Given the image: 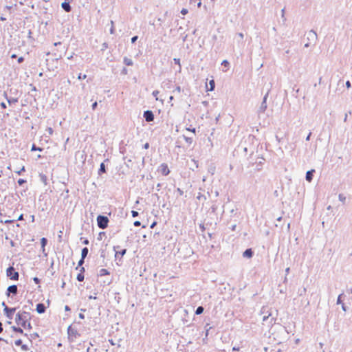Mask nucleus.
Wrapping results in <instances>:
<instances>
[{
	"instance_id": "obj_17",
	"label": "nucleus",
	"mask_w": 352,
	"mask_h": 352,
	"mask_svg": "<svg viewBox=\"0 0 352 352\" xmlns=\"http://www.w3.org/2000/svg\"><path fill=\"white\" fill-rule=\"evenodd\" d=\"M253 251L251 248L247 249L245 251L243 252V256L247 258H251L253 256Z\"/></svg>"
},
{
	"instance_id": "obj_44",
	"label": "nucleus",
	"mask_w": 352,
	"mask_h": 352,
	"mask_svg": "<svg viewBox=\"0 0 352 352\" xmlns=\"http://www.w3.org/2000/svg\"><path fill=\"white\" fill-rule=\"evenodd\" d=\"M25 170V166H23L21 170L16 171V173L18 174V175H21L22 172H24Z\"/></svg>"
},
{
	"instance_id": "obj_41",
	"label": "nucleus",
	"mask_w": 352,
	"mask_h": 352,
	"mask_svg": "<svg viewBox=\"0 0 352 352\" xmlns=\"http://www.w3.org/2000/svg\"><path fill=\"white\" fill-rule=\"evenodd\" d=\"M21 349L23 351H28V350H29V348H28V346L26 344H22L21 346Z\"/></svg>"
},
{
	"instance_id": "obj_55",
	"label": "nucleus",
	"mask_w": 352,
	"mask_h": 352,
	"mask_svg": "<svg viewBox=\"0 0 352 352\" xmlns=\"http://www.w3.org/2000/svg\"><path fill=\"white\" fill-rule=\"evenodd\" d=\"M281 14H281L282 18H283L284 20H285V8L282 9V10H281Z\"/></svg>"
},
{
	"instance_id": "obj_46",
	"label": "nucleus",
	"mask_w": 352,
	"mask_h": 352,
	"mask_svg": "<svg viewBox=\"0 0 352 352\" xmlns=\"http://www.w3.org/2000/svg\"><path fill=\"white\" fill-rule=\"evenodd\" d=\"M160 91H157V90H155L153 91V96H155L156 98V100H157V95L159 94Z\"/></svg>"
},
{
	"instance_id": "obj_4",
	"label": "nucleus",
	"mask_w": 352,
	"mask_h": 352,
	"mask_svg": "<svg viewBox=\"0 0 352 352\" xmlns=\"http://www.w3.org/2000/svg\"><path fill=\"white\" fill-rule=\"evenodd\" d=\"M277 330H278V333L280 334V336L277 338V341L278 342H281L282 341H283L285 339L287 338L288 333H287L285 327H283L281 325H279L278 327Z\"/></svg>"
},
{
	"instance_id": "obj_6",
	"label": "nucleus",
	"mask_w": 352,
	"mask_h": 352,
	"mask_svg": "<svg viewBox=\"0 0 352 352\" xmlns=\"http://www.w3.org/2000/svg\"><path fill=\"white\" fill-rule=\"evenodd\" d=\"M16 308H10L8 307H6V308L3 309V311L6 317L9 319H12L13 315L14 312L16 311Z\"/></svg>"
},
{
	"instance_id": "obj_12",
	"label": "nucleus",
	"mask_w": 352,
	"mask_h": 352,
	"mask_svg": "<svg viewBox=\"0 0 352 352\" xmlns=\"http://www.w3.org/2000/svg\"><path fill=\"white\" fill-rule=\"evenodd\" d=\"M160 171L163 175H168L170 173L168 166L166 164H162L160 166Z\"/></svg>"
},
{
	"instance_id": "obj_33",
	"label": "nucleus",
	"mask_w": 352,
	"mask_h": 352,
	"mask_svg": "<svg viewBox=\"0 0 352 352\" xmlns=\"http://www.w3.org/2000/svg\"><path fill=\"white\" fill-rule=\"evenodd\" d=\"M38 337V334L37 333H32V334H30V340L31 341L32 339H36Z\"/></svg>"
},
{
	"instance_id": "obj_11",
	"label": "nucleus",
	"mask_w": 352,
	"mask_h": 352,
	"mask_svg": "<svg viewBox=\"0 0 352 352\" xmlns=\"http://www.w3.org/2000/svg\"><path fill=\"white\" fill-rule=\"evenodd\" d=\"M267 96H268V92L263 97V102H262V103H261V106L259 107V111L260 112H264L266 110V109H267L266 100H267Z\"/></svg>"
},
{
	"instance_id": "obj_10",
	"label": "nucleus",
	"mask_w": 352,
	"mask_h": 352,
	"mask_svg": "<svg viewBox=\"0 0 352 352\" xmlns=\"http://www.w3.org/2000/svg\"><path fill=\"white\" fill-rule=\"evenodd\" d=\"M274 320V318L271 317V314L264 315L262 318L263 322H266L268 326L272 324Z\"/></svg>"
},
{
	"instance_id": "obj_64",
	"label": "nucleus",
	"mask_w": 352,
	"mask_h": 352,
	"mask_svg": "<svg viewBox=\"0 0 352 352\" xmlns=\"http://www.w3.org/2000/svg\"><path fill=\"white\" fill-rule=\"evenodd\" d=\"M122 73L124 74H127V69L126 68H124L122 71Z\"/></svg>"
},
{
	"instance_id": "obj_45",
	"label": "nucleus",
	"mask_w": 352,
	"mask_h": 352,
	"mask_svg": "<svg viewBox=\"0 0 352 352\" xmlns=\"http://www.w3.org/2000/svg\"><path fill=\"white\" fill-rule=\"evenodd\" d=\"M107 48H108V44L107 43H104L102 44V47L101 49L102 51L105 50Z\"/></svg>"
},
{
	"instance_id": "obj_8",
	"label": "nucleus",
	"mask_w": 352,
	"mask_h": 352,
	"mask_svg": "<svg viewBox=\"0 0 352 352\" xmlns=\"http://www.w3.org/2000/svg\"><path fill=\"white\" fill-rule=\"evenodd\" d=\"M143 116L146 122H151L154 120V114L153 111L150 110L145 111Z\"/></svg>"
},
{
	"instance_id": "obj_43",
	"label": "nucleus",
	"mask_w": 352,
	"mask_h": 352,
	"mask_svg": "<svg viewBox=\"0 0 352 352\" xmlns=\"http://www.w3.org/2000/svg\"><path fill=\"white\" fill-rule=\"evenodd\" d=\"M111 28L110 29V33L112 34H114V27H113V21H111Z\"/></svg>"
},
{
	"instance_id": "obj_48",
	"label": "nucleus",
	"mask_w": 352,
	"mask_h": 352,
	"mask_svg": "<svg viewBox=\"0 0 352 352\" xmlns=\"http://www.w3.org/2000/svg\"><path fill=\"white\" fill-rule=\"evenodd\" d=\"M138 38V36H134L131 38V43H134Z\"/></svg>"
},
{
	"instance_id": "obj_24",
	"label": "nucleus",
	"mask_w": 352,
	"mask_h": 352,
	"mask_svg": "<svg viewBox=\"0 0 352 352\" xmlns=\"http://www.w3.org/2000/svg\"><path fill=\"white\" fill-rule=\"evenodd\" d=\"M204 309L202 306H199L195 311V314L200 315L204 312Z\"/></svg>"
},
{
	"instance_id": "obj_15",
	"label": "nucleus",
	"mask_w": 352,
	"mask_h": 352,
	"mask_svg": "<svg viewBox=\"0 0 352 352\" xmlns=\"http://www.w3.org/2000/svg\"><path fill=\"white\" fill-rule=\"evenodd\" d=\"M315 172V170H308L307 173H306V176H305V178H306V180L309 182H311L312 179H313V173Z\"/></svg>"
},
{
	"instance_id": "obj_9",
	"label": "nucleus",
	"mask_w": 352,
	"mask_h": 352,
	"mask_svg": "<svg viewBox=\"0 0 352 352\" xmlns=\"http://www.w3.org/2000/svg\"><path fill=\"white\" fill-rule=\"evenodd\" d=\"M18 292L17 286L16 285H10L8 287L6 295L10 296V294L16 295Z\"/></svg>"
},
{
	"instance_id": "obj_2",
	"label": "nucleus",
	"mask_w": 352,
	"mask_h": 352,
	"mask_svg": "<svg viewBox=\"0 0 352 352\" xmlns=\"http://www.w3.org/2000/svg\"><path fill=\"white\" fill-rule=\"evenodd\" d=\"M109 219L104 215H98L97 217V224L99 228L105 229L108 226Z\"/></svg>"
},
{
	"instance_id": "obj_56",
	"label": "nucleus",
	"mask_w": 352,
	"mask_h": 352,
	"mask_svg": "<svg viewBox=\"0 0 352 352\" xmlns=\"http://www.w3.org/2000/svg\"><path fill=\"white\" fill-rule=\"evenodd\" d=\"M173 91H177L178 93H179L181 91V87L179 86H177Z\"/></svg>"
},
{
	"instance_id": "obj_28",
	"label": "nucleus",
	"mask_w": 352,
	"mask_h": 352,
	"mask_svg": "<svg viewBox=\"0 0 352 352\" xmlns=\"http://www.w3.org/2000/svg\"><path fill=\"white\" fill-rule=\"evenodd\" d=\"M126 252V249H123L120 251H116V256L118 255H121V256H123Z\"/></svg>"
},
{
	"instance_id": "obj_58",
	"label": "nucleus",
	"mask_w": 352,
	"mask_h": 352,
	"mask_svg": "<svg viewBox=\"0 0 352 352\" xmlns=\"http://www.w3.org/2000/svg\"><path fill=\"white\" fill-rule=\"evenodd\" d=\"M149 148V144L148 142H146V144H144V148L145 149H148Z\"/></svg>"
},
{
	"instance_id": "obj_61",
	"label": "nucleus",
	"mask_w": 352,
	"mask_h": 352,
	"mask_svg": "<svg viewBox=\"0 0 352 352\" xmlns=\"http://www.w3.org/2000/svg\"><path fill=\"white\" fill-rule=\"evenodd\" d=\"M342 309L343 311H346V306L344 305V303H342Z\"/></svg>"
},
{
	"instance_id": "obj_51",
	"label": "nucleus",
	"mask_w": 352,
	"mask_h": 352,
	"mask_svg": "<svg viewBox=\"0 0 352 352\" xmlns=\"http://www.w3.org/2000/svg\"><path fill=\"white\" fill-rule=\"evenodd\" d=\"M97 106H98V103H97V102H94V103L92 104V105H91V108H92V109H93V110H95V109H96Z\"/></svg>"
},
{
	"instance_id": "obj_50",
	"label": "nucleus",
	"mask_w": 352,
	"mask_h": 352,
	"mask_svg": "<svg viewBox=\"0 0 352 352\" xmlns=\"http://www.w3.org/2000/svg\"><path fill=\"white\" fill-rule=\"evenodd\" d=\"M33 280L36 284H38L40 283V279L37 277L33 278Z\"/></svg>"
},
{
	"instance_id": "obj_18",
	"label": "nucleus",
	"mask_w": 352,
	"mask_h": 352,
	"mask_svg": "<svg viewBox=\"0 0 352 352\" xmlns=\"http://www.w3.org/2000/svg\"><path fill=\"white\" fill-rule=\"evenodd\" d=\"M12 329L16 333L24 335L25 336H28L27 333H24L23 330L21 327H16L15 326L12 327Z\"/></svg>"
},
{
	"instance_id": "obj_7",
	"label": "nucleus",
	"mask_w": 352,
	"mask_h": 352,
	"mask_svg": "<svg viewBox=\"0 0 352 352\" xmlns=\"http://www.w3.org/2000/svg\"><path fill=\"white\" fill-rule=\"evenodd\" d=\"M67 334H68V337H69V339H70L71 338H77L78 336H79V333H78V331L73 328L71 325L68 327L67 328Z\"/></svg>"
},
{
	"instance_id": "obj_62",
	"label": "nucleus",
	"mask_w": 352,
	"mask_h": 352,
	"mask_svg": "<svg viewBox=\"0 0 352 352\" xmlns=\"http://www.w3.org/2000/svg\"><path fill=\"white\" fill-rule=\"evenodd\" d=\"M0 105H1V107L2 108H3V109L6 108V103H5V102H1Z\"/></svg>"
},
{
	"instance_id": "obj_40",
	"label": "nucleus",
	"mask_w": 352,
	"mask_h": 352,
	"mask_svg": "<svg viewBox=\"0 0 352 352\" xmlns=\"http://www.w3.org/2000/svg\"><path fill=\"white\" fill-rule=\"evenodd\" d=\"M46 131L48 132L49 135H51L53 133V129L52 127H48Z\"/></svg>"
},
{
	"instance_id": "obj_23",
	"label": "nucleus",
	"mask_w": 352,
	"mask_h": 352,
	"mask_svg": "<svg viewBox=\"0 0 352 352\" xmlns=\"http://www.w3.org/2000/svg\"><path fill=\"white\" fill-rule=\"evenodd\" d=\"M109 272L107 270V269H101L100 271H99V275L100 276H105V275H109Z\"/></svg>"
},
{
	"instance_id": "obj_52",
	"label": "nucleus",
	"mask_w": 352,
	"mask_h": 352,
	"mask_svg": "<svg viewBox=\"0 0 352 352\" xmlns=\"http://www.w3.org/2000/svg\"><path fill=\"white\" fill-rule=\"evenodd\" d=\"M346 87L348 89H349V88H351V82H350L349 80H347V81L346 82Z\"/></svg>"
},
{
	"instance_id": "obj_16",
	"label": "nucleus",
	"mask_w": 352,
	"mask_h": 352,
	"mask_svg": "<svg viewBox=\"0 0 352 352\" xmlns=\"http://www.w3.org/2000/svg\"><path fill=\"white\" fill-rule=\"evenodd\" d=\"M80 271V272L77 275L76 279L79 282H82L84 280V278H85V276L83 274V272H85V268L83 267H82Z\"/></svg>"
},
{
	"instance_id": "obj_38",
	"label": "nucleus",
	"mask_w": 352,
	"mask_h": 352,
	"mask_svg": "<svg viewBox=\"0 0 352 352\" xmlns=\"http://www.w3.org/2000/svg\"><path fill=\"white\" fill-rule=\"evenodd\" d=\"M85 259H82V257L80 259L78 263V267H76V270H78V267L81 266L84 263Z\"/></svg>"
},
{
	"instance_id": "obj_20",
	"label": "nucleus",
	"mask_w": 352,
	"mask_h": 352,
	"mask_svg": "<svg viewBox=\"0 0 352 352\" xmlns=\"http://www.w3.org/2000/svg\"><path fill=\"white\" fill-rule=\"evenodd\" d=\"M104 173H106V167H105L104 164L102 162L100 165V168L98 170V174L100 175Z\"/></svg>"
},
{
	"instance_id": "obj_63",
	"label": "nucleus",
	"mask_w": 352,
	"mask_h": 352,
	"mask_svg": "<svg viewBox=\"0 0 352 352\" xmlns=\"http://www.w3.org/2000/svg\"><path fill=\"white\" fill-rule=\"evenodd\" d=\"M197 7H198V8H200V7H201V0H198V2H197Z\"/></svg>"
},
{
	"instance_id": "obj_29",
	"label": "nucleus",
	"mask_w": 352,
	"mask_h": 352,
	"mask_svg": "<svg viewBox=\"0 0 352 352\" xmlns=\"http://www.w3.org/2000/svg\"><path fill=\"white\" fill-rule=\"evenodd\" d=\"M182 138L185 140V141L188 144H191L192 142V138H189V137H187L184 135H182Z\"/></svg>"
},
{
	"instance_id": "obj_25",
	"label": "nucleus",
	"mask_w": 352,
	"mask_h": 352,
	"mask_svg": "<svg viewBox=\"0 0 352 352\" xmlns=\"http://www.w3.org/2000/svg\"><path fill=\"white\" fill-rule=\"evenodd\" d=\"M221 65H222L224 67H226V69H223V72H226V71H227V69H228V67H229V65H230V63H229L228 60H223V62L221 63Z\"/></svg>"
},
{
	"instance_id": "obj_19",
	"label": "nucleus",
	"mask_w": 352,
	"mask_h": 352,
	"mask_svg": "<svg viewBox=\"0 0 352 352\" xmlns=\"http://www.w3.org/2000/svg\"><path fill=\"white\" fill-rule=\"evenodd\" d=\"M39 179H40V181L43 183L45 185H47V177L45 175L43 174V173H40L39 174Z\"/></svg>"
},
{
	"instance_id": "obj_31",
	"label": "nucleus",
	"mask_w": 352,
	"mask_h": 352,
	"mask_svg": "<svg viewBox=\"0 0 352 352\" xmlns=\"http://www.w3.org/2000/svg\"><path fill=\"white\" fill-rule=\"evenodd\" d=\"M338 199L340 201H342V203H344L345 202V200H346V197L344 196L342 194H340L338 195Z\"/></svg>"
},
{
	"instance_id": "obj_47",
	"label": "nucleus",
	"mask_w": 352,
	"mask_h": 352,
	"mask_svg": "<svg viewBox=\"0 0 352 352\" xmlns=\"http://www.w3.org/2000/svg\"><path fill=\"white\" fill-rule=\"evenodd\" d=\"M187 13H188V10L186 9V8H183L181 10V14H183V15H186Z\"/></svg>"
},
{
	"instance_id": "obj_42",
	"label": "nucleus",
	"mask_w": 352,
	"mask_h": 352,
	"mask_svg": "<svg viewBox=\"0 0 352 352\" xmlns=\"http://www.w3.org/2000/svg\"><path fill=\"white\" fill-rule=\"evenodd\" d=\"M131 214H132L133 217H136L138 216L139 214H138V212L135 211V210H132L131 211Z\"/></svg>"
},
{
	"instance_id": "obj_27",
	"label": "nucleus",
	"mask_w": 352,
	"mask_h": 352,
	"mask_svg": "<svg viewBox=\"0 0 352 352\" xmlns=\"http://www.w3.org/2000/svg\"><path fill=\"white\" fill-rule=\"evenodd\" d=\"M47 240L46 238L45 237H43L41 239V246L43 248H45V246L47 245ZM45 250V249H43V251Z\"/></svg>"
},
{
	"instance_id": "obj_14",
	"label": "nucleus",
	"mask_w": 352,
	"mask_h": 352,
	"mask_svg": "<svg viewBox=\"0 0 352 352\" xmlns=\"http://www.w3.org/2000/svg\"><path fill=\"white\" fill-rule=\"evenodd\" d=\"M61 7L67 12H70L72 10V7L69 2L65 1V2L62 3Z\"/></svg>"
},
{
	"instance_id": "obj_34",
	"label": "nucleus",
	"mask_w": 352,
	"mask_h": 352,
	"mask_svg": "<svg viewBox=\"0 0 352 352\" xmlns=\"http://www.w3.org/2000/svg\"><path fill=\"white\" fill-rule=\"evenodd\" d=\"M32 151H41L43 150L42 148L36 147L35 144H33L31 148Z\"/></svg>"
},
{
	"instance_id": "obj_21",
	"label": "nucleus",
	"mask_w": 352,
	"mask_h": 352,
	"mask_svg": "<svg viewBox=\"0 0 352 352\" xmlns=\"http://www.w3.org/2000/svg\"><path fill=\"white\" fill-rule=\"evenodd\" d=\"M88 252H89V250L87 248L85 247L82 249L81 257H82V259H85L87 257Z\"/></svg>"
},
{
	"instance_id": "obj_57",
	"label": "nucleus",
	"mask_w": 352,
	"mask_h": 352,
	"mask_svg": "<svg viewBox=\"0 0 352 352\" xmlns=\"http://www.w3.org/2000/svg\"><path fill=\"white\" fill-rule=\"evenodd\" d=\"M198 0H190L189 3L190 5L195 4Z\"/></svg>"
},
{
	"instance_id": "obj_49",
	"label": "nucleus",
	"mask_w": 352,
	"mask_h": 352,
	"mask_svg": "<svg viewBox=\"0 0 352 352\" xmlns=\"http://www.w3.org/2000/svg\"><path fill=\"white\" fill-rule=\"evenodd\" d=\"M177 192H178L179 195L182 196L183 194H184V191L180 189L179 188H178L177 189Z\"/></svg>"
},
{
	"instance_id": "obj_3",
	"label": "nucleus",
	"mask_w": 352,
	"mask_h": 352,
	"mask_svg": "<svg viewBox=\"0 0 352 352\" xmlns=\"http://www.w3.org/2000/svg\"><path fill=\"white\" fill-rule=\"evenodd\" d=\"M6 275L8 277H9L11 280H17L19 277V273L15 271V269L12 266H10L6 270Z\"/></svg>"
},
{
	"instance_id": "obj_30",
	"label": "nucleus",
	"mask_w": 352,
	"mask_h": 352,
	"mask_svg": "<svg viewBox=\"0 0 352 352\" xmlns=\"http://www.w3.org/2000/svg\"><path fill=\"white\" fill-rule=\"evenodd\" d=\"M174 62L175 64L178 65H179V71L180 72L181 71V69H182V67H181V64H180V59L179 58H175L173 59Z\"/></svg>"
},
{
	"instance_id": "obj_5",
	"label": "nucleus",
	"mask_w": 352,
	"mask_h": 352,
	"mask_svg": "<svg viewBox=\"0 0 352 352\" xmlns=\"http://www.w3.org/2000/svg\"><path fill=\"white\" fill-rule=\"evenodd\" d=\"M318 35L314 30H311L307 33V41L316 43Z\"/></svg>"
},
{
	"instance_id": "obj_53",
	"label": "nucleus",
	"mask_w": 352,
	"mask_h": 352,
	"mask_svg": "<svg viewBox=\"0 0 352 352\" xmlns=\"http://www.w3.org/2000/svg\"><path fill=\"white\" fill-rule=\"evenodd\" d=\"M133 225L135 226V227H138V226H140L141 225V223L140 221H135L134 223H133Z\"/></svg>"
},
{
	"instance_id": "obj_60",
	"label": "nucleus",
	"mask_w": 352,
	"mask_h": 352,
	"mask_svg": "<svg viewBox=\"0 0 352 352\" xmlns=\"http://www.w3.org/2000/svg\"><path fill=\"white\" fill-rule=\"evenodd\" d=\"M311 132H309V134H308V135H307V138H306V140H307V141H309V140H310V137H311Z\"/></svg>"
},
{
	"instance_id": "obj_13",
	"label": "nucleus",
	"mask_w": 352,
	"mask_h": 352,
	"mask_svg": "<svg viewBox=\"0 0 352 352\" xmlns=\"http://www.w3.org/2000/svg\"><path fill=\"white\" fill-rule=\"evenodd\" d=\"M36 310L38 314H43L45 312L46 307L43 303H38Z\"/></svg>"
},
{
	"instance_id": "obj_37",
	"label": "nucleus",
	"mask_w": 352,
	"mask_h": 352,
	"mask_svg": "<svg viewBox=\"0 0 352 352\" xmlns=\"http://www.w3.org/2000/svg\"><path fill=\"white\" fill-rule=\"evenodd\" d=\"M25 183H26V180L25 179H19L18 180V184L20 186H22L23 184H24Z\"/></svg>"
},
{
	"instance_id": "obj_35",
	"label": "nucleus",
	"mask_w": 352,
	"mask_h": 352,
	"mask_svg": "<svg viewBox=\"0 0 352 352\" xmlns=\"http://www.w3.org/2000/svg\"><path fill=\"white\" fill-rule=\"evenodd\" d=\"M342 296H343V294H340V295L338 296V299H337V304H338V305H339V304H342V299H341V298H342Z\"/></svg>"
},
{
	"instance_id": "obj_32",
	"label": "nucleus",
	"mask_w": 352,
	"mask_h": 352,
	"mask_svg": "<svg viewBox=\"0 0 352 352\" xmlns=\"http://www.w3.org/2000/svg\"><path fill=\"white\" fill-rule=\"evenodd\" d=\"M209 84H210V90L212 91L214 89V85H215L214 80H211L210 81Z\"/></svg>"
},
{
	"instance_id": "obj_1",
	"label": "nucleus",
	"mask_w": 352,
	"mask_h": 352,
	"mask_svg": "<svg viewBox=\"0 0 352 352\" xmlns=\"http://www.w3.org/2000/svg\"><path fill=\"white\" fill-rule=\"evenodd\" d=\"M30 314L25 311H19L15 318V322L18 325H21L24 329H28L29 330L32 328V324L30 322Z\"/></svg>"
},
{
	"instance_id": "obj_59",
	"label": "nucleus",
	"mask_w": 352,
	"mask_h": 352,
	"mask_svg": "<svg viewBox=\"0 0 352 352\" xmlns=\"http://www.w3.org/2000/svg\"><path fill=\"white\" fill-rule=\"evenodd\" d=\"M311 43H312L311 42H309V41H307V43H306L305 44V47H309V46L311 45Z\"/></svg>"
},
{
	"instance_id": "obj_36",
	"label": "nucleus",
	"mask_w": 352,
	"mask_h": 352,
	"mask_svg": "<svg viewBox=\"0 0 352 352\" xmlns=\"http://www.w3.org/2000/svg\"><path fill=\"white\" fill-rule=\"evenodd\" d=\"M15 345L16 346H21L23 344H22V340L21 339H19V340H16L14 342Z\"/></svg>"
},
{
	"instance_id": "obj_54",
	"label": "nucleus",
	"mask_w": 352,
	"mask_h": 352,
	"mask_svg": "<svg viewBox=\"0 0 352 352\" xmlns=\"http://www.w3.org/2000/svg\"><path fill=\"white\" fill-rule=\"evenodd\" d=\"M24 61V58L21 56L18 58V63H22Z\"/></svg>"
},
{
	"instance_id": "obj_39",
	"label": "nucleus",
	"mask_w": 352,
	"mask_h": 352,
	"mask_svg": "<svg viewBox=\"0 0 352 352\" xmlns=\"http://www.w3.org/2000/svg\"><path fill=\"white\" fill-rule=\"evenodd\" d=\"M86 78H87V75H85V74L82 75L81 74H80L78 76V80L85 79Z\"/></svg>"
},
{
	"instance_id": "obj_22",
	"label": "nucleus",
	"mask_w": 352,
	"mask_h": 352,
	"mask_svg": "<svg viewBox=\"0 0 352 352\" xmlns=\"http://www.w3.org/2000/svg\"><path fill=\"white\" fill-rule=\"evenodd\" d=\"M124 63L127 66H131V65H133V62L131 58L124 57Z\"/></svg>"
},
{
	"instance_id": "obj_26",
	"label": "nucleus",
	"mask_w": 352,
	"mask_h": 352,
	"mask_svg": "<svg viewBox=\"0 0 352 352\" xmlns=\"http://www.w3.org/2000/svg\"><path fill=\"white\" fill-rule=\"evenodd\" d=\"M7 98L8 102L10 104H14V103L18 102V99L17 98Z\"/></svg>"
}]
</instances>
